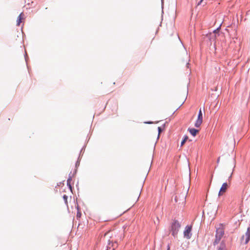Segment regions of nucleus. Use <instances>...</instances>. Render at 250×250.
Instances as JSON below:
<instances>
[{
    "instance_id": "19",
    "label": "nucleus",
    "mask_w": 250,
    "mask_h": 250,
    "mask_svg": "<svg viewBox=\"0 0 250 250\" xmlns=\"http://www.w3.org/2000/svg\"><path fill=\"white\" fill-rule=\"evenodd\" d=\"M109 232V231H108L106 233H105V234H104V236L107 235Z\"/></svg>"
},
{
    "instance_id": "2",
    "label": "nucleus",
    "mask_w": 250,
    "mask_h": 250,
    "mask_svg": "<svg viewBox=\"0 0 250 250\" xmlns=\"http://www.w3.org/2000/svg\"><path fill=\"white\" fill-rule=\"evenodd\" d=\"M250 240V227L247 229L245 233L241 238V242L247 244Z\"/></svg>"
},
{
    "instance_id": "4",
    "label": "nucleus",
    "mask_w": 250,
    "mask_h": 250,
    "mask_svg": "<svg viewBox=\"0 0 250 250\" xmlns=\"http://www.w3.org/2000/svg\"><path fill=\"white\" fill-rule=\"evenodd\" d=\"M203 123V114L201 109L199 111L198 118L195 123V126L199 127Z\"/></svg>"
},
{
    "instance_id": "3",
    "label": "nucleus",
    "mask_w": 250,
    "mask_h": 250,
    "mask_svg": "<svg viewBox=\"0 0 250 250\" xmlns=\"http://www.w3.org/2000/svg\"><path fill=\"white\" fill-rule=\"evenodd\" d=\"M224 234V230L222 228H219L216 229V239L214 243L217 244Z\"/></svg>"
},
{
    "instance_id": "1",
    "label": "nucleus",
    "mask_w": 250,
    "mask_h": 250,
    "mask_svg": "<svg viewBox=\"0 0 250 250\" xmlns=\"http://www.w3.org/2000/svg\"><path fill=\"white\" fill-rule=\"evenodd\" d=\"M180 227L181 225L178 221L175 220L173 222L171 225V231L172 232V235L174 237L177 235Z\"/></svg>"
},
{
    "instance_id": "17",
    "label": "nucleus",
    "mask_w": 250,
    "mask_h": 250,
    "mask_svg": "<svg viewBox=\"0 0 250 250\" xmlns=\"http://www.w3.org/2000/svg\"><path fill=\"white\" fill-rule=\"evenodd\" d=\"M175 200L176 202L178 201V198H177V196L175 197Z\"/></svg>"
},
{
    "instance_id": "12",
    "label": "nucleus",
    "mask_w": 250,
    "mask_h": 250,
    "mask_svg": "<svg viewBox=\"0 0 250 250\" xmlns=\"http://www.w3.org/2000/svg\"><path fill=\"white\" fill-rule=\"evenodd\" d=\"M188 139V137L187 136H185V137H184V139L181 142V146H183Z\"/></svg>"
},
{
    "instance_id": "6",
    "label": "nucleus",
    "mask_w": 250,
    "mask_h": 250,
    "mask_svg": "<svg viewBox=\"0 0 250 250\" xmlns=\"http://www.w3.org/2000/svg\"><path fill=\"white\" fill-rule=\"evenodd\" d=\"M117 247L118 243L116 241L113 242L112 241H109L106 250H115Z\"/></svg>"
},
{
    "instance_id": "5",
    "label": "nucleus",
    "mask_w": 250,
    "mask_h": 250,
    "mask_svg": "<svg viewBox=\"0 0 250 250\" xmlns=\"http://www.w3.org/2000/svg\"><path fill=\"white\" fill-rule=\"evenodd\" d=\"M191 230H192V226H187L186 227L185 229V230L184 231V237L187 239H190L191 237Z\"/></svg>"
},
{
    "instance_id": "16",
    "label": "nucleus",
    "mask_w": 250,
    "mask_h": 250,
    "mask_svg": "<svg viewBox=\"0 0 250 250\" xmlns=\"http://www.w3.org/2000/svg\"><path fill=\"white\" fill-rule=\"evenodd\" d=\"M158 130H159V132L160 133V132L161 131V127H158Z\"/></svg>"
},
{
    "instance_id": "8",
    "label": "nucleus",
    "mask_w": 250,
    "mask_h": 250,
    "mask_svg": "<svg viewBox=\"0 0 250 250\" xmlns=\"http://www.w3.org/2000/svg\"><path fill=\"white\" fill-rule=\"evenodd\" d=\"M24 15L23 13H21L18 17L17 21V25L19 26L21 23L22 22V20H23Z\"/></svg>"
},
{
    "instance_id": "18",
    "label": "nucleus",
    "mask_w": 250,
    "mask_h": 250,
    "mask_svg": "<svg viewBox=\"0 0 250 250\" xmlns=\"http://www.w3.org/2000/svg\"><path fill=\"white\" fill-rule=\"evenodd\" d=\"M170 250V246H169V245H168L167 246V250Z\"/></svg>"
},
{
    "instance_id": "14",
    "label": "nucleus",
    "mask_w": 250,
    "mask_h": 250,
    "mask_svg": "<svg viewBox=\"0 0 250 250\" xmlns=\"http://www.w3.org/2000/svg\"><path fill=\"white\" fill-rule=\"evenodd\" d=\"M203 0H200V1L199 2H198V3H197V6L200 5L202 3V2H203Z\"/></svg>"
},
{
    "instance_id": "10",
    "label": "nucleus",
    "mask_w": 250,
    "mask_h": 250,
    "mask_svg": "<svg viewBox=\"0 0 250 250\" xmlns=\"http://www.w3.org/2000/svg\"><path fill=\"white\" fill-rule=\"evenodd\" d=\"M188 130L193 136H195L197 133L199 132V130L195 128H188Z\"/></svg>"
},
{
    "instance_id": "11",
    "label": "nucleus",
    "mask_w": 250,
    "mask_h": 250,
    "mask_svg": "<svg viewBox=\"0 0 250 250\" xmlns=\"http://www.w3.org/2000/svg\"><path fill=\"white\" fill-rule=\"evenodd\" d=\"M72 181L71 177H69L67 180V185L69 187L70 190H72V187L71 186V182Z\"/></svg>"
},
{
    "instance_id": "15",
    "label": "nucleus",
    "mask_w": 250,
    "mask_h": 250,
    "mask_svg": "<svg viewBox=\"0 0 250 250\" xmlns=\"http://www.w3.org/2000/svg\"><path fill=\"white\" fill-rule=\"evenodd\" d=\"M232 173H233V171H232V170H231V172H230V175H229V178H231V176H232Z\"/></svg>"
},
{
    "instance_id": "7",
    "label": "nucleus",
    "mask_w": 250,
    "mask_h": 250,
    "mask_svg": "<svg viewBox=\"0 0 250 250\" xmlns=\"http://www.w3.org/2000/svg\"><path fill=\"white\" fill-rule=\"evenodd\" d=\"M228 187H229V185H228V183H224L220 189V190H219V192L218 193V195L221 196L224 193H225L226 192Z\"/></svg>"
},
{
    "instance_id": "13",
    "label": "nucleus",
    "mask_w": 250,
    "mask_h": 250,
    "mask_svg": "<svg viewBox=\"0 0 250 250\" xmlns=\"http://www.w3.org/2000/svg\"><path fill=\"white\" fill-rule=\"evenodd\" d=\"M67 198H68V197L66 195H64L63 196V200L64 201L65 204L66 205H67V204H68V203H67Z\"/></svg>"
},
{
    "instance_id": "9",
    "label": "nucleus",
    "mask_w": 250,
    "mask_h": 250,
    "mask_svg": "<svg viewBox=\"0 0 250 250\" xmlns=\"http://www.w3.org/2000/svg\"><path fill=\"white\" fill-rule=\"evenodd\" d=\"M217 250H227L226 244L222 242L219 246L217 248Z\"/></svg>"
}]
</instances>
